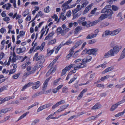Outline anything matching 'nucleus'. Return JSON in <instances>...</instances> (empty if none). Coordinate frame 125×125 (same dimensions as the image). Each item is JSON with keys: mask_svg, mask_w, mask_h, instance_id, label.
I'll list each match as a JSON object with an SVG mask.
<instances>
[{"mask_svg": "<svg viewBox=\"0 0 125 125\" xmlns=\"http://www.w3.org/2000/svg\"><path fill=\"white\" fill-rule=\"evenodd\" d=\"M111 7L110 5H107L101 10V12L104 14L101 15L98 19L99 21L101 22L102 20L107 18L109 19H111L112 18V16L114 12L110 9Z\"/></svg>", "mask_w": 125, "mask_h": 125, "instance_id": "1", "label": "nucleus"}, {"mask_svg": "<svg viewBox=\"0 0 125 125\" xmlns=\"http://www.w3.org/2000/svg\"><path fill=\"white\" fill-rule=\"evenodd\" d=\"M118 45H116L113 48V49H111L107 52L105 53L104 55L105 58H108L110 56H114L115 54H117L121 49Z\"/></svg>", "mask_w": 125, "mask_h": 125, "instance_id": "2", "label": "nucleus"}, {"mask_svg": "<svg viewBox=\"0 0 125 125\" xmlns=\"http://www.w3.org/2000/svg\"><path fill=\"white\" fill-rule=\"evenodd\" d=\"M44 62H43L42 60V62L39 61L35 65V66L32 69L31 71L30 72H27L24 73V76L26 77L28 75L31 74L33 73L35 70L36 69V68H40L42 65V64Z\"/></svg>", "mask_w": 125, "mask_h": 125, "instance_id": "3", "label": "nucleus"}, {"mask_svg": "<svg viewBox=\"0 0 125 125\" xmlns=\"http://www.w3.org/2000/svg\"><path fill=\"white\" fill-rule=\"evenodd\" d=\"M120 29H118L112 31H110L109 30L105 31L104 32L105 36L108 35H115L118 34L121 31Z\"/></svg>", "mask_w": 125, "mask_h": 125, "instance_id": "4", "label": "nucleus"}, {"mask_svg": "<svg viewBox=\"0 0 125 125\" xmlns=\"http://www.w3.org/2000/svg\"><path fill=\"white\" fill-rule=\"evenodd\" d=\"M38 52H37L35 53L33 57V60H35L36 61H37L40 60L39 61L42 62L43 60V62H44L45 60L43 56L42 55H40L38 56Z\"/></svg>", "mask_w": 125, "mask_h": 125, "instance_id": "5", "label": "nucleus"}, {"mask_svg": "<svg viewBox=\"0 0 125 125\" xmlns=\"http://www.w3.org/2000/svg\"><path fill=\"white\" fill-rule=\"evenodd\" d=\"M72 0H68L67 1L63 3L62 6L63 8L62 10L64 12H65L66 10L68 8H69V6L68 4L70 3Z\"/></svg>", "mask_w": 125, "mask_h": 125, "instance_id": "6", "label": "nucleus"}, {"mask_svg": "<svg viewBox=\"0 0 125 125\" xmlns=\"http://www.w3.org/2000/svg\"><path fill=\"white\" fill-rule=\"evenodd\" d=\"M98 51V49L96 48L92 49H91L88 50L89 54H93L95 55L97 54L96 52Z\"/></svg>", "mask_w": 125, "mask_h": 125, "instance_id": "7", "label": "nucleus"}, {"mask_svg": "<svg viewBox=\"0 0 125 125\" xmlns=\"http://www.w3.org/2000/svg\"><path fill=\"white\" fill-rule=\"evenodd\" d=\"M93 5V3H92L89 4L86 7L84 10L83 13V14H84L87 13L91 9Z\"/></svg>", "mask_w": 125, "mask_h": 125, "instance_id": "8", "label": "nucleus"}, {"mask_svg": "<svg viewBox=\"0 0 125 125\" xmlns=\"http://www.w3.org/2000/svg\"><path fill=\"white\" fill-rule=\"evenodd\" d=\"M100 22L99 21V20H96L92 22L88 21L87 22V24L86 25V26L88 27L90 26H93L95 25L96 24L98 23V22Z\"/></svg>", "mask_w": 125, "mask_h": 125, "instance_id": "9", "label": "nucleus"}, {"mask_svg": "<svg viewBox=\"0 0 125 125\" xmlns=\"http://www.w3.org/2000/svg\"><path fill=\"white\" fill-rule=\"evenodd\" d=\"M32 84H33V86L32 87V88L33 89H36L38 88L40 85V82L39 81H37L35 83H32Z\"/></svg>", "mask_w": 125, "mask_h": 125, "instance_id": "10", "label": "nucleus"}, {"mask_svg": "<svg viewBox=\"0 0 125 125\" xmlns=\"http://www.w3.org/2000/svg\"><path fill=\"white\" fill-rule=\"evenodd\" d=\"M91 59V57L88 56H87L86 58H84L83 59L82 61V62L83 63H86L90 61Z\"/></svg>", "mask_w": 125, "mask_h": 125, "instance_id": "11", "label": "nucleus"}, {"mask_svg": "<svg viewBox=\"0 0 125 125\" xmlns=\"http://www.w3.org/2000/svg\"><path fill=\"white\" fill-rule=\"evenodd\" d=\"M82 43V42L81 40L76 42L74 46L71 49V50H73L77 48L79 45H81Z\"/></svg>", "mask_w": 125, "mask_h": 125, "instance_id": "12", "label": "nucleus"}, {"mask_svg": "<svg viewBox=\"0 0 125 125\" xmlns=\"http://www.w3.org/2000/svg\"><path fill=\"white\" fill-rule=\"evenodd\" d=\"M50 79V78H49L46 80L43 83V86L42 88V90L44 91L46 89L47 85V83Z\"/></svg>", "mask_w": 125, "mask_h": 125, "instance_id": "13", "label": "nucleus"}, {"mask_svg": "<svg viewBox=\"0 0 125 125\" xmlns=\"http://www.w3.org/2000/svg\"><path fill=\"white\" fill-rule=\"evenodd\" d=\"M26 48L24 47L22 48H19L17 49L16 52L18 54L22 53L24 52Z\"/></svg>", "mask_w": 125, "mask_h": 125, "instance_id": "14", "label": "nucleus"}, {"mask_svg": "<svg viewBox=\"0 0 125 125\" xmlns=\"http://www.w3.org/2000/svg\"><path fill=\"white\" fill-rule=\"evenodd\" d=\"M101 107V104L99 103H96L93 107L91 109L93 110L97 109L100 108Z\"/></svg>", "mask_w": 125, "mask_h": 125, "instance_id": "15", "label": "nucleus"}, {"mask_svg": "<svg viewBox=\"0 0 125 125\" xmlns=\"http://www.w3.org/2000/svg\"><path fill=\"white\" fill-rule=\"evenodd\" d=\"M69 104L65 105L61 107L58 110L57 112H61L64 110L68 106Z\"/></svg>", "mask_w": 125, "mask_h": 125, "instance_id": "16", "label": "nucleus"}, {"mask_svg": "<svg viewBox=\"0 0 125 125\" xmlns=\"http://www.w3.org/2000/svg\"><path fill=\"white\" fill-rule=\"evenodd\" d=\"M113 68H114L113 67H109L102 72V73L103 74L105 73H106L112 70L113 69Z\"/></svg>", "mask_w": 125, "mask_h": 125, "instance_id": "17", "label": "nucleus"}, {"mask_svg": "<svg viewBox=\"0 0 125 125\" xmlns=\"http://www.w3.org/2000/svg\"><path fill=\"white\" fill-rule=\"evenodd\" d=\"M55 32L56 33L59 34H61L64 33V31L62 30L61 27H59L56 30Z\"/></svg>", "mask_w": 125, "mask_h": 125, "instance_id": "18", "label": "nucleus"}, {"mask_svg": "<svg viewBox=\"0 0 125 125\" xmlns=\"http://www.w3.org/2000/svg\"><path fill=\"white\" fill-rule=\"evenodd\" d=\"M120 104L119 102L113 105L111 109V111H113L115 110L117 107Z\"/></svg>", "mask_w": 125, "mask_h": 125, "instance_id": "19", "label": "nucleus"}, {"mask_svg": "<svg viewBox=\"0 0 125 125\" xmlns=\"http://www.w3.org/2000/svg\"><path fill=\"white\" fill-rule=\"evenodd\" d=\"M32 84V83L29 82L28 84H25V85L23 87L21 90L22 91L24 90L25 89L27 88V87L31 86Z\"/></svg>", "mask_w": 125, "mask_h": 125, "instance_id": "20", "label": "nucleus"}, {"mask_svg": "<svg viewBox=\"0 0 125 125\" xmlns=\"http://www.w3.org/2000/svg\"><path fill=\"white\" fill-rule=\"evenodd\" d=\"M125 57V51L123 50L122 52L120 58L118 59V61H119Z\"/></svg>", "mask_w": 125, "mask_h": 125, "instance_id": "21", "label": "nucleus"}, {"mask_svg": "<svg viewBox=\"0 0 125 125\" xmlns=\"http://www.w3.org/2000/svg\"><path fill=\"white\" fill-rule=\"evenodd\" d=\"M69 52H70L68 54L66 57V58L68 59H69V58L72 56L74 53V51L73 50H71V49L69 51Z\"/></svg>", "mask_w": 125, "mask_h": 125, "instance_id": "22", "label": "nucleus"}, {"mask_svg": "<svg viewBox=\"0 0 125 125\" xmlns=\"http://www.w3.org/2000/svg\"><path fill=\"white\" fill-rule=\"evenodd\" d=\"M82 29V27L80 26L77 27L75 30L74 33L75 34H77Z\"/></svg>", "mask_w": 125, "mask_h": 125, "instance_id": "23", "label": "nucleus"}, {"mask_svg": "<svg viewBox=\"0 0 125 125\" xmlns=\"http://www.w3.org/2000/svg\"><path fill=\"white\" fill-rule=\"evenodd\" d=\"M55 70V68H51L47 73L46 75H49L50 74L54 72Z\"/></svg>", "mask_w": 125, "mask_h": 125, "instance_id": "24", "label": "nucleus"}, {"mask_svg": "<svg viewBox=\"0 0 125 125\" xmlns=\"http://www.w3.org/2000/svg\"><path fill=\"white\" fill-rule=\"evenodd\" d=\"M54 33L53 31H52L50 33L45 37L44 40L48 39H49V38L52 37L54 35Z\"/></svg>", "mask_w": 125, "mask_h": 125, "instance_id": "25", "label": "nucleus"}, {"mask_svg": "<svg viewBox=\"0 0 125 125\" xmlns=\"http://www.w3.org/2000/svg\"><path fill=\"white\" fill-rule=\"evenodd\" d=\"M85 19V17H82L78 20L77 21L78 22L79 24H81V23L84 21Z\"/></svg>", "mask_w": 125, "mask_h": 125, "instance_id": "26", "label": "nucleus"}, {"mask_svg": "<svg viewBox=\"0 0 125 125\" xmlns=\"http://www.w3.org/2000/svg\"><path fill=\"white\" fill-rule=\"evenodd\" d=\"M75 66V64H71L68 66H66L64 69L66 71H68L72 68Z\"/></svg>", "mask_w": 125, "mask_h": 125, "instance_id": "27", "label": "nucleus"}, {"mask_svg": "<svg viewBox=\"0 0 125 125\" xmlns=\"http://www.w3.org/2000/svg\"><path fill=\"white\" fill-rule=\"evenodd\" d=\"M29 112H27L23 114L22 115H21L18 119V121L19 120L23 118L27 114H28Z\"/></svg>", "mask_w": 125, "mask_h": 125, "instance_id": "28", "label": "nucleus"}, {"mask_svg": "<svg viewBox=\"0 0 125 125\" xmlns=\"http://www.w3.org/2000/svg\"><path fill=\"white\" fill-rule=\"evenodd\" d=\"M10 110V108H6L5 109H3L1 110V111L2 113H6L8 111Z\"/></svg>", "mask_w": 125, "mask_h": 125, "instance_id": "29", "label": "nucleus"}, {"mask_svg": "<svg viewBox=\"0 0 125 125\" xmlns=\"http://www.w3.org/2000/svg\"><path fill=\"white\" fill-rule=\"evenodd\" d=\"M112 9L113 10L116 11L118 10L119 9V8L118 7L115 5H112Z\"/></svg>", "mask_w": 125, "mask_h": 125, "instance_id": "30", "label": "nucleus"}, {"mask_svg": "<svg viewBox=\"0 0 125 125\" xmlns=\"http://www.w3.org/2000/svg\"><path fill=\"white\" fill-rule=\"evenodd\" d=\"M81 12H79L76 14H74L73 15V20H74L75 19L79 17L81 15Z\"/></svg>", "mask_w": 125, "mask_h": 125, "instance_id": "31", "label": "nucleus"}, {"mask_svg": "<svg viewBox=\"0 0 125 125\" xmlns=\"http://www.w3.org/2000/svg\"><path fill=\"white\" fill-rule=\"evenodd\" d=\"M96 42V40L95 39H93L88 41L87 43L88 44H91L93 43Z\"/></svg>", "mask_w": 125, "mask_h": 125, "instance_id": "32", "label": "nucleus"}, {"mask_svg": "<svg viewBox=\"0 0 125 125\" xmlns=\"http://www.w3.org/2000/svg\"><path fill=\"white\" fill-rule=\"evenodd\" d=\"M110 76L109 75H107L105 76H104L103 77H102L101 78V81H104V80L107 79L108 78L110 77Z\"/></svg>", "mask_w": 125, "mask_h": 125, "instance_id": "33", "label": "nucleus"}, {"mask_svg": "<svg viewBox=\"0 0 125 125\" xmlns=\"http://www.w3.org/2000/svg\"><path fill=\"white\" fill-rule=\"evenodd\" d=\"M56 41V39H54L50 41L48 43L49 45H52L54 44Z\"/></svg>", "mask_w": 125, "mask_h": 125, "instance_id": "34", "label": "nucleus"}, {"mask_svg": "<svg viewBox=\"0 0 125 125\" xmlns=\"http://www.w3.org/2000/svg\"><path fill=\"white\" fill-rule=\"evenodd\" d=\"M50 10L49 7L48 6L44 9V11L45 12H48L50 11Z\"/></svg>", "mask_w": 125, "mask_h": 125, "instance_id": "35", "label": "nucleus"}, {"mask_svg": "<svg viewBox=\"0 0 125 125\" xmlns=\"http://www.w3.org/2000/svg\"><path fill=\"white\" fill-rule=\"evenodd\" d=\"M39 119L34 120L32 122L31 125H35L36 123L39 122Z\"/></svg>", "mask_w": 125, "mask_h": 125, "instance_id": "36", "label": "nucleus"}, {"mask_svg": "<svg viewBox=\"0 0 125 125\" xmlns=\"http://www.w3.org/2000/svg\"><path fill=\"white\" fill-rule=\"evenodd\" d=\"M14 98V96H13L6 97L3 100L4 101H8L11 99L13 98Z\"/></svg>", "mask_w": 125, "mask_h": 125, "instance_id": "37", "label": "nucleus"}, {"mask_svg": "<svg viewBox=\"0 0 125 125\" xmlns=\"http://www.w3.org/2000/svg\"><path fill=\"white\" fill-rule=\"evenodd\" d=\"M89 3L88 1H86L84 3H83L81 7L82 8H83L85 7Z\"/></svg>", "mask_w": 125, "mask_h": 125, "instance_id": "38", "label": "nucleus"}, {"mask_svg": "<svg viewBox=\"0 0 125 125\" xmlns=\"http://www.w3.org/2000/svg\"><path fill=\"white\" fill-rule=\"evenodd\" d=\"M52 114H51V115H49L48 116V117L46 118V119L47 120H48L50 119V118L51 119H54L56 118L55 117H52Z\"/></svg>", "mask_w": 125, "mask_h": 125, "instance_id": "39", "label": "nucleus"}, {"mask_svg": "<svg viewBox=\"0 0 125 125\" xmlns=\"http://www.w3.org/2000/svg\"><path fill=\"white\" fill-rule=\"evenodd\" d=\"M54 51V50H53L49 51L48 49L47 50L48 55V56L50 55L53 53Z\"/></svg>", "mask_w": 125, "mask_h": 125, "instance_id": "40", "label": "nucleus"}, {"mask_svg": "<svg viewBox=\"0 0 125 125\" xmlns=\"http://www.w3.org/2000/svg\"><path fill=\"white\" fill-rule=\"evenodd\" d=\"M124 112L123 111L121 112H120L118 113L117 114L115 115V117H118L121 115H123L124 114Z\"/></svg>", "mask_w": 125, "mask_h": 125, "instance_id": "41", "label": "nucleus"}, {"mask_svg": "<svg viewBox=\"0 0 125 125\" xmlns=\"http://www.w3.org/2000/svg\"><path fill=\"white\" fill-rule=\"evenodd\" d=\"M29 13V11L28 10H25L23 13V15L24 17H25L26 15L28 14Z\"/></svg>", "mask_w": 125, "mask_h": 125, "instance_id": "42", "label": "nucleus"}, {"mask_svg": "<svg viewBox=\"0 0 125 125\" xmlns=\"http://www.w3.org/2000/svg\"><path fill=\"white\" fill-rule=\"evenodd\" d=\"M88 50H87V49L86 48L81 53V54L83 55V54H85L86 53H87L89 54L88 52Z\"/></svg>", "mask_w": 125, "mask_h": 125, "instance_id": "43", "label": "nucleus"}, {"mask_svg": "<svg viewBox=\"0 0 125 125\" xmlns=\"http://www.w3.org/2000/svg\"><path fill=\"white\" fill-rule=\"evenodd\" d=\"M20 74V73H18L13 75L12 76V78L15 79H17L19 77Z\"/></svg>", "mask_w": 125, "mask_h": 125, "instance_id": "44", "label": "nucleus"}, {"mask_svg": "<svg viewBox=\"0 0 125 125\" xmlns=\"http://www.w3.org/2000/svg\"><path fill=\"white\" fill-rule=\"evenodd\" d=\"M82 63H81V64L79 65H78L80 68H83L86 66V63H83V62H82Z\"/></svg>", "mask_w": 125, "mask_h": 125, "instance_id": "45", "label": "nucleus"}, {"mask_svg": "<svg viewBox=\"0 0 125 125\" xmlns=\"http://www.w3.org/2000/svg\"><path fill=\"white\" fill-rule=\"evenodd\" d=\"M52 18L54 19V21H57L58 20V17L55 14H54V15L52 16Z\"/></svg>", "mask_w": 125, "mask_h": 125, "instance_id": "46", "label": "nucleus"}, {"mask_svg": "<svg viewBox=\"0 0 125 125\" xmlns=\"http://www.w3.org/2000/svg\"><path fill=\"white\" fill-rule=\"evenodd\" d=\"M66 71L64 68L62 71L61 75V76L64 75L66 73Z\"/></svg>", "mask_w": 125, "mask_h": 125, "instance_id": "47", "label": "nucleus"}, {"mask_svg": "<svg viewBox=\"0 0 125 125\" xmlns=\"http://www.w3.org/2000/svg\"><path fill=\"white\" fill-rule=\"evenodd\" d=\"M8 86L7 85H5L4 86L0 88V89L2 92L4 90H6L7 88H8Z\"/></svg>", "mask_w": 125, "mask_h": 125, "instance_id": "48", "label": "nucleus"}, {"mask_svg": "<svg viewBox=\"0 0 125 125\" xmlns=\"http://www.w3.org/2000/svg\"><path fill=\"white\" fill-rule=\"evenodd\" d=\"M38 103H36L35 104H33L29 106L28 107V110H29L32 107H33L36 105H38Z\"/></svg>", "mask_w": 125, "mask_h": 125, "instance_id": "49", "label": "nucleus"}, {"mask_svg": "<svg viewBox=\"0 0 125 125\" xmlns=\"http://www.w3.org/2000/svg\"><path fill=\"white\" fill-rule=\"evenodd\" d=\"M79 11V10H78V9L76 8L74 10H73V15H74V14H75L76 13Z\"/></svg>", "mask_w": 125, "mask_h": 125, "instance_id": "50", "label": "nucleus"}, {"mask_svg": "<svg viewBox=\"0 0 125 125\" xmlns=\"http://www.w3.org/2000/svg\"><path fill=\"white\" fill-rule=\"evenodd\" d=\"M83 94L81 92L79 95L78 96L77 99L78 100H80L83 97Z\"/></svg>", "mask_w": 125, "mask_h": 125, "instance_id": "51", "label": "nucleus"}, {"mask_svg": "<svg viewBox=\"0 0 125 125\" xmlns=\"http://www.w3.org/2000/svg\"><path fill=\"white\" fill-rule=\"evenodd\" d=\"M97 9L96 8H95L94 10H92L91 11L90 13L91 14H94L95 13L96 10Z\"/></svg>", "mask_w": 125, "mask_h": 125, "instance_id": "52", "label": "nucleus"}, {"mask_svg": "<svg viewBox=\"0 0 125 125\" xmlns=\"http://www.w3.org/2000/svg\"><path fill=\"white\" fill-rule=\"evenodd\" d=\"M71 12L70 10H69L67 12L66 15L68 17H69L71 15Z\"/></svg>", "mask_w": 125, "mask_h": 125, "instance_id": "53", "label": "nucleus"}, {"mask_svg": "<svg viewBox=\"0 0 125 125\" xmlns=\"http://www.w3.org/2000/svg\"><path fill=\"white\" fill-rule=\"evenodd\" d=\"M3 20L5 21H8L10 20V18L9 17H6L3 19Z\"/></svg>", "mask_w": 125, "mask_h": 125, "instance_id": "54", "label": "nucleus"}, {"mask_svg": "<svg viewBox=\"0 0 125 125\" xmlns=\"http://www.w3.org/2000/svg\"><path fill=\"white\" fill-rule=\"evenodd\" d=\"M65 103V101L64 100H62L60 101L59 102H57L58 104L59 105L61 104H62L64 103Z\"/></svg>", "mask_w": 125, "mask_h": 125, "instance_id": "55", "label": "nucleus"}, {"mask_svg": "<svg viewBox=\"0 0 125 125\" xmlns=\"http://www.w3.org/2000/svg\"><path fill=\"white\" fill-rule=\"evenodd\" d=\"M123 86L122 84H117L115 86V87L117 88H120Z\"/></svg>", "mask_w": 125, "mask_h": 125, "instance_id": "56", "label": "nucleus"}, {"mask_svg": "<svg viewBox=\"0 0 125 125\" xmlns=\"http://www.w3.org/2000/svg\"><path fill=\"white\" fill-rule=\"evenodd\" d=\"M125 96H124L123 98V99L120 101L119 102L120 104H121L125 102Z\"/></svg>", "mask_w": 125, "mask_h": 125, "instance_id": "57", "label": "nucleus"}, {"mask_svg": "<svg viewBox=\"0 0 125 125\" xmlns=\"http://www.w3.org/2000/svg\"><path fill=\"white\" fill-rule=\"evenodd\" d=\"M59 105L58 104V103H57L52 106V109H54L56 107H58Z\"/></svg>", "mask_w": 125, "mask_h": 125, "instance_id": "58", "label": "nucleus"}, {"mask_svg": "<svg viewBox=\"0 0 125 125\" xmlns=\"http://www.w3.org/2000/svg\"><path fill=\"white\" fill-rule=\"evenodd\" d=\"M25 34V32L23 31H21L20 32V35L21 36H22Z\"/></svg>", "mask_w": 125, "mask_h": 125, "instance_id": "59", "label": "nucleus"}, {"mask_svg": "<svg viewBox=\"0 0 125 125\" xmlns=\"http://www.w3.org/2000/svg\"><path fill=\"white\" fill-rule=\"evenodd\" d=\"M15 70L14 69L11 70L10 71L9 74H10L15 73Z\"/></svg>", "mask_w": 125, "mask_h": 125, "instance_id": "60", "label": "nucleus"}, {"mask_svg": "<svg viewBox=\"0 0 125 125\" xmlns=\"http://www.w3.org/2000/svg\"><path fill=\"white\" fill-rule=\"evenodd\" d=\"M92 38V35L91 34V33L89 34L86 37V39H91Z\"/></svg>", "mask_w": 125, "mask_h": 125, "instance_id": "61", "label": "nucleus"}, {"mask_svg": "<svg viewBox=\"0 0 125 125\" xmlns=\"http://www.w3.org/2000/svg\"><path fill=\"white\" fill-rule=\"evenodd\" d=\"M97 86L99 87H102L103 88L104 87V85L103 84H98L97 85Z\"/></svg>", "mask_w": 125, "mask_h": 125, "instance_id": "62", "label": "nucleus"}, {"mask_svg": "<svg viewBox=\"0 0 125 125\" xmlns=\"http://www.w3.org/2000/svg\"><path fill=\"white\" fill-rule=\"evenodd\" d=\"M31 19V17L30 16L28 15L26 18V20L27 21H28L30 20Z\"/></svg>", "mask_w": 125, "mask_h": 125, "instance_id": "63", "label": "nucleus"}, {"mask_svg": "<svg viewBox=\"0 0 125 125\" xmlns=\"http://www.w3.org/2000/svg\"><path fill=\"white\" fill-rule=\"evenodd\" d=\"M68 89V88L66 87H65L63 88L62 90V92L63 93H64L65 92V91Z\"/></svg>", "mask_w": 125, "mask_h": 125, "instance_id": "64", "label": "nucleus"}]
</instances>
